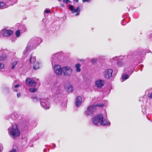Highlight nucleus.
<instances>
[{
  "instance_id": "obj_21",
  "label": "nucleus",
  "mask_w": 152,
  "mask_h": 152,
  "mask_svg": "<svg viewBox=\"0 0 152 152\" xmlns=\"http://www.w3.org/2000/svg\"><path fill=\"white\" fill-rule=\"evenodd\" d=\"M66 91L68 92H71L73 91V87L71 85H68L66 88Z\"/></svg>"
},
{
  "instance_id": "obj_10",
  "label": "nucleus",
  "mask_w": 152,
  "mask_h": 152,
  "mask_svg": "<svg viewBox=\"0 0 152 152\" xmlns=\"http://www.w3.org/2000/svg\"><path fill=\"white\" fill-rule=\"evenodd\" d=\"M60 53H58L53 55L51 59L52 64L58 62L59 61L60 57Z\"/></svg>"
},
{
  "instance_id": "obj_2",
  "label": "nucleus",
  "mask_w": 152,
  "mask_h": 152,
  "mask_svg": "<svg viewBox=\"0 0 152 152\" xmlns=\"http://www.w3.org/2000/svg\"><path fill=\"white\" fill-rule=\"evenodd\" d=\"M91 122L97 126L107 125H110V123L104 118L102 114H99L95 116L92 118Z\"/></svg>"
},
{
  "instance_id": "obj_47",
  "label": "nucleus",
  "mask_w": 152,
  "mask_h": 152,
  "mask_svg": "<svg viewBox=\"0 0 152 152\" xmlns=\"http://www.w3.org/2000/svg\"><path fill=\"white\" fill-rule=\"evenodd\" d=\"M124 81V80H121V82H123Z\"/></svg>"
},
{
  "instance_id": "obj_31",
  "label": "nucleus",
  "mask_w": 152,
  "mask_h": 152,
  "mask_svg": "<svg viewBox=\"0 0 152 152\" xmlns=\"http://www.w3.org/2000/svg\"><path fill=\"white\" fill-rule=\"evenodd\" d=\"M20 93H17V97L18 98H19L20 96Z\"/></svg>"
},
{
  "instance_id": "obj_26",
  "label": "nucleus",
  "mask_w": 152,
  "mask_h": 152,
  "mask_svg": "<svg viewBox=\"0 0 152 152\" xmlns=\"http://www.w3.org/2000/svg\"><path fill=\"white\" fill-rule=\"evenodd\" d=\"M18 116L17 114H14L12 115V118L13 119L15 120Z\"/></svg>"
},
{
  "instance_id": "obj_23",
  "label": "nucleus",
  "mask_w": 152,
  "mask_h": 152,
  "mask_svg": "<svg viewBox=\"0 0 152 152\" xmlns=\"http://www.w3.org/2000/svg\"><path fill=\"white\" fill-rule=\"evenodd\" d=\"M18 63V61H15L13 62L12 63V66L11 67V68L12 69H15V66L17 65Z\"/></svg>"
},
{
  "instance_id": "obj_33",
  "label": "nucleus",
  "mask_w": 152,
  "mask_h": 152,
  "mask_svg": "<svg viewBox=\"0 0 152 152\" xmlns=\"http://www.w3.org/2000/svg\"><path fill=\"white\" fill-rule=\"evenodd\" d=\"M20 86V85L19 84H17L14 86V87L16 88L18 87H19Z\"/></svg>"
},
{
  "instance_id": "obj_48",
  "label": "nucleus",
  "mask_w": 152,
  "mask_h": 152,
  "mask_svg": "<svg viewBox=\"0 0 152 152\" xmlns=\"http://www.w3.org/2000/svg\"><path fill=\"white\" fill-rule=\"evenodd\" d=\"M122 25H124L123 24V23H122Z\"/></svg>"
},
{
  "instance_id": "obj_17",
  "label": "nucleus",
  "mask_w": 152,
  "mask_h": 152,
  "mask_svg": "<svg viewBox=\"0 0 152 152\" xmlns=\"http://www.w3.org/2000/svg\"><path fill=\"white\" fill-rule=\"evenodd\" d=\"M69 8L71 11L72 13H74L76 12H80V10L79 7H77L76 8L74 9V7L72 5H69Z\"/></svg>"
},
{
  "instance_id": "obj_18",
  "label": "nucleus",
  "mask_w": 152,
  "mask_h": 152,
  "mask_svg": "<svg viewBox=\"0 0 152 152\" xmlns=\"http://www.w3.org/2000/svg\"><path fill=\"white\" fill-rule=\"evenodd\" d=\"M82 99L80 96L76 97L75 101V104L77 107H79L82 104Z\"/></svg>"
},
{
  "instance_id": "obj_24",
  "label": "nucleus",
  "mask_w": 152,
  "mask_h": 152,
  "mask_svg": "<svg viewBox=\"0 0 152 152\" xmlns=\"http://www.w3.org/2000/svg\"><path fill=\"white\" fill-rule=\"evenodd\" d=\"M129 76L126 74L122 75V78L123 80H126L129 78Z\"/></svg>"
},
{
  "instance_id": "obj_5",
  "label": "nucleus",
  "mask_w": 152,
  "mask_h": 152,
  "mask_svg": "<svg viewBox=\"0 0 152 152\" xmlns=\"http://www.w3.org/2000/svg\"><path fill=\"white\" fill-rule=\"evenodd\" d=\"M9 132L13 137H16L20 134V132L18 129V125L15 124L9 129Z\"/></svg>"
},
{
  "instance_id": "obj_22",
  "label": "nucleus",
  "mask_w": 152,
  "mask_h": 152,
  "mask_svg": "<svg viewBox=\"0 0 152 152\" xmlns=\"http://www.w3.org/2000/svg\"><path fill=\"white\" fill-rule=\"evenodd\" d=\"M80 64H77L75 65V68H76V71L78 72H80L81 71Z\"/></svg>"
},
{
  "instance_id": "obj_37",
  "label": "nucleus",
  "mask_w": 152,
  "mask_h": 152,
  "mask_svg": "<svg viewBox=\"0 0 152 152\" xmlns=\"http://www.w3.org/2000/svg\"><path fill=\"white\" fill-rule=\"evenodd\" d=\"M9 152H16V150L15 149H13L11 151H10Z\"/></svg>"
},
{
  "instance_id": "obj_27",
  "label": "nucleus",
  "mask_w": 152,
  "mask_h": 152,
  "mask_svg": "<svg viewBox=\"0 0 152 152\" xmlns=\"http://www.w3.org/2000/svg\"><path fill=\"white\" fill-rule=\"evenodd\" d=\"M16 37H18L20 35V32L19 30H17L16 31L15 33Z\"/></svg>"
},
{
  "instance_id": "obj_4",
  "label": "nucleus",
  "mask_w": 152,
  "mask_h": 152,
  "mask_svg": "<svg viewBox=\"0 0 152 152\" xmlns=\"http://www.w3.org/2000/svg\"><path fill=\"white\" fill-rule=\"evenodd\" d=\"M4 2L0 1V9H3L13 5L17 3V0H4Z\"/></svg>"
},
{
  "instance_id": "obj_11",
  "label": "nucleus",
  "mask_w": 152,
  "mask_h": 152,
  "mask_svg": "<svg viewBox=\"0 0 152 152\" xmlns=\"http://www.w3.org/2000/svg\"><path fill=\"white\" fill-rule=\"evenodd\" d=\"M1 33L4 37H7L12 35L13 34L12 30L8 29L7 28H4L1 31Z\"/></svg>"
},
{
  "instance_id": "obj_14",
  "label": "nucleus",
  "mask_w": 152,
  "mask_h": 152,
  "mask_svg": "<svg viewBox=\"0 0 152 152\" xmlns=\"http://www.w3.org/2000/svg\"><path fill=\"white\" fill-rule=\"evenodd\" d=\"M113 72V70L111 69L106 70L104 73L105 77L107 79H109L112 76Z\"/></svg>"
},
{
  "instance_id": "obj_38",
  "label": "nucleus",
  "mask_w": 152,
  "mask_h": 152,
  "mask_svg": "<svg viewBox=\"0 0 152 152\" xmlns=\"http://www.w3.org/2000/svg\"><path fill=\"white\" fill-rule=\"evenodd\" d=\"M13 91H15V92H17V89H14V88H13Z\"/></svg>"
},
{
  "instance_id": "obj_20",
  "label": "nucleus",
  "mask_w": 152,
  "mask_h": 152,
  "mask_svg": "<svg viewBox=\"0 0 152 152\" xmlns=\"http://www.w3.org/2000/svg\"><path fill=\"white\" fill-rule=\"evenodd\" d=\"M39 63L38 61H36L33 64V68L34 70H37L39 68Z\"/></svg>"
},
{
  "instance_id": "obj_46",
  "label": "nucleus",
  "mask_w": 152,
  "mask_h": 152,
  "mask_svg": "<svg viewBox=\"0 0 152 152\" xmlns=\"http://www.w3.org/2000/svg\"><path fill=\"white\" fill-rule=\"evenodd\" d=\"M58 1H61V0H58Z\"/></svg>"
},
{
  "instance_id": "obj_42",
  "label": "nucleus",
  "mask_w": 152,
  "mask_h": 152,
  "mask_svg": "<svg viewBox=\"0 0 152 152\" xmlns=\"http://www.w3.org/2000/svg\"><path fill=\"white\" fill-rule=\"evenodd\" d=\"M34 99H35L37 100H38V99L37 98H34Z\"/></svg>"
},
{
  "instance_id": "obj_39",
  "label": "nucleus",
  "mask_w": 152,
  "mask_h": 152,
  "mask_svg": "<svg viewBox=\"0 0 152 152\" xmlns=\"http://www.w3.org/2000/svg\"><path fill=\"white\" fill-rule=\"evenodd\" d=\"M117 57H114L113 58V59L114 60H115L116 58Z\"/></svg>"
},
{
  "instance_id": "obj_34",
  "label": "nucleus",
  "mask_w": 152,
  "mask_h": 152,
  "mask_svg": "<svg viewBox=\"0 0 152 152\" xmlns=\"http://www.w3.org/2000/svg\"><path fill=\"white\" fill-rule=\"evenodd\" d=\"M56 146V145L55 144H53L52 145V149H53L55 148Z\"/></svg>"
},
{
  "instance_id": "obj_12",
  "label": "nucleus",
  "mask_w": 152,
  "mask_h": 152,
  "mask_svg": "<svg viewBox=\"0 0 152 152\" xmlns=\"http://www.w3.org/2000/svg\"><path fill=\"white\" fill-rule=\"evenodd\" d=\"M61 90V88L58 83L56 82H55L52 87L51 89L52 92L54 93H59Z\"/></svg>"
},
{
  "instance_id": "obj_43",
  "label": "nucleus",
  "mask_w": 152,
  "mask_h": 152,
  "mask_svg": "<svg viewBox=\"0 0 152 152\" xmlns=\"http://www.w3.org/2000/svg\"><path fill=\"white\" fill-rule=\"evenodd\" d=\"M86 1H87V2H89V0H87Z\"/></svg>"
},
{
  "instance_id": "obj_13",
  "label": "nucleus",
  "mask_w": 152,
  "mask_h": 152,
  "mask_svg": "<svg viewBox=\"0 0 152 152\" xmlns=\"http://www.w3.org/2000/svg\"><path fill=\"white\" fill-rule=\"evenodd\" d=\"M26 82L27 85L31 87H34L36 85L35 81L30 78L27 77L26 78Z\"/></svg>"
},
{
  "instance_id": "obj_49",
  "label": "nucleus",
  "mask_w": 152,
  "mask_h": 152,
  "mask_svg": "<svg viewBox=\"0 0 152 152\" xmlns=\"http://www.w3.org/2000/svg\"><path fill=\"white\" fill-rule=\"evenodd\" d=\"M142 69L140 70V71H142Z\"/></svg>"
},
{
  "instance_id": "obj_25",
  "label": "nucleus",
  "mask_w": 152,
  "mask_h": 152,
  "mask_svg": "<svg viewBox=\"0 0 152 152\" xmlns=\"http://www.w3.org/2000/svg\"><path fill=\"white\" fill-rule=\"evenodd\" d=\"M37 89L36 88H30L29 89V90L31 92L34 93L37 91Z\"/></svg>"
},
{
  "instance_id": "obj_44",
  "label": "nucleus",
  "mask_w": 152,
  "mask_h": 152,
  "mask_svg": "<svg viewBox=\"0 0 152 152\" xmlns=\"http://www.w3.org/2000/svg\"><path fill=\"white\" fill-rule=\"evenodd\" d=\"M45 151H46V149H45V150H44V152H45Z\"/></svg>"
},
{
  "instance_id": "obj_41",
  "label": "nucleus",
  "mask_w": 152,
  "mask_h": 152,
  "mask_svg": "<svg viewBox=\"0 0 152 152\" xmlns=\"http://www.w3.org/2000/svg\"><path fill=\"white\" fill-rule=\"evenodd\" d=\"M76 2H78L79 0H75Z\"/></svg>"
},
{
  "instance_id": "obj_30",
  "label": "nucleus",
  "mask_w": 152,
  "mask_h": 152,
  "mask_svg": "<svg viewBox=\"0 0 152 152\" xmlns=\"http://www.w3.org/2000/svg\"><path fill=\"white\" fill-rule=\"evenodd\" d=\"M63 2L66 4H67L68 2H71L69 0H63Z\"/></svg>"
},
{
  "instance_id": "obj_3",
  "label": "nucleus",
  "mask_w": 152,
  "mask_h": 152,
  "mask_svg": "<svg viewBox=\"0 0 152 152\" xmlns=\"http://www.w3.org/2000/svg\"><path fill=\"white\" fill-rule=\"evenodd\" d=\"M104 106V104H103L90 106L88 107L87 110L86 111L85 115L87 117L89 116H92L95 114L96 110V107H103Z\"/></svg>"
},
{
  "instance_id": "obj_9",
  "label": "nucleus",
  "mask_w": 152,
  "mask_h": 152,
  "mask_svg": "<svg viewBox=\"0 0 152 152\" xmlns=\"http://www.w3.org/2000/svg\"><path fill=\"white\" fill-rule=\"evenodd\" d=\"M63 72L64 75L70 76L72 72V69L69 66H65L63 67Z\"/></svg>"
},
{
  "instance_id": "obj_32",
  "label": "nucleus",
  "mask_w": 152,
  "mask_h": 152,
  "mask_svg": "<svg viewBox=\"0 0 152 152\" xmlns=\"http://www.w3.org/2000/svg\"><path fill=\"white\" fill-rule=\"evenodd\" d=\"M3 149V147L2 145L0 144V152H1V150Z\"/></svg>"
},
{
  "instance_id": "obj_6",
  "label": "nucleus",
  "mask_w": 152,
  "mask_h": 152,
  "mask_svg": "<svg viewBox=\"0 0 152 152\" xmlns=\"http://www.w3.org/2000/svg\"><path fill=\"white\" fill-rule=\"evenodd\" d=\"M7 51L6 50H2L0 51V60L3 61L5 60L7 57L6 55ZM4 64L0 62V69L3 68Z\"/></svg>"
},
{
  "instance_id": "obj_40",
  "label": "nucleus",
  "mask_w": 152,
  "mask_h": 152,
  "mask_svg": "<svg viewBox=\"0 0 152 152\" xmlns=\"http://www.w3.org/2000/svg\"><path fill=\"white\" fill-rule=\"evenodd\" d=\"M86 1L87 0H82L83 2H86Z\"/></svg>"
},
{
  "instance_id": "obj_15",
  "label": "nucleus",
  "mask_w": 152,
  "mask_h": 152,
  "mask_svg": "<svg viewBox=\"0 0 152 152\" xmlns=\"http://www.w3.org/2000/svg\"><path fill=\"white\" fill-rule=\"evenodd\" d=\"M104 80L99 79L96 81L95 85L97 88H101L104 86Z\"/></svg>"
},
{
  "instance_id": "obj_29",
  "label": "nucleus",
  "mask_w": 152,
  "mask_h": 152,
  "mask_svg": "<svg viewBox=\"0 0 152 152\" xmlns=\"http://www.w3.org/2000/svg\"><path fill=\"white\" fill-rule=\"evenodd\" d=\"M50 12V10L49 9V10L46 9L44 11V12H45L46 13H49V12Z\"/></svg>"
},
{
  "instance_id": "obj_45",
  "label": "nucleus",
  "mask_w": 152,
  "mask_h": 152,
  "mask_svg": "<svg viewBox=\"0 0 152 152\" xmlns=\"http://www.w3.org/2000/svg\"><path fill=\"white\" fill-rule=\"evenodd\" d=\"M61 7H63V4H61Z\"/></svg>"
},
{
  "instance_id": "obj_36",
  "label": "nucleus",
  "mask_w": 152,
  "mask_h": 152,
  "mask_svg": "<svg viewBox=\"0 0 152 152\" xmlns=\"http://www.w3.org/2000/svg\"><path fill=\"white\" fill-rule=\"evenodd\" d=\"M77 13L75 14V16H78L80 14V12H77Z\"/></svg>"
},
{
  "instance_id": "obj_16",
  "label": "nucleus",
  "mask_w": 152,
  "mask_h": 152,
  "mask_svg": "<svg viewBox=\"0 0 152 152\" xmlns=\"http://www.w3.org/2000/svg\"><path fill=\"white\" fill-rule=\"evenodd\" d=\"M124 57L120 56L119 57L117 60V65L118 66L120 67L124 66L125 65V63L123 61Z\"/></svg>"
},
{
  "instance_id": "obj_35",
  "label": "nucleus",
  "mask_w": 152,
  "mask_h": 152,
  "mask_svg": "<svg viewBox=\"0 0 152 152\" xmlns=\"http://www.w3.org/2000/svg\"><path fill=\"white\" fill-rule=\"evenodd\" d=\"M149 98L150 99H152V93H151L149 96Z\"/></svg>"
},
{
  "instance_id": "obj_1",
  "label": "nucleus",
  "mask_w": 152,
  "mask_h": 152,
  "mask_svg": "<svg viewBox=\"0 0 152 152\" xmlns=\"http://www.w3.org/2000/svg\"><path fill=\"white\" fill-rule=\"evenodd\" d=\"M41 42V39L39 37L33 38L28 43L26 50L23 51V54L26 55L27 52L34 49Z\"/></svg>"
},
{
  "instance_id": "obj_7",
  "label": "nucleus",
  "mask_w": 152,
  "mask_h": 152,
  "mask_svg": "<svg viewBox=\"0 0 152 152\" xmlns=\"http://www.w3.org/2000/svg\"><path fill=\"white\" fill-rule=\"evenodd\" d=\"M41 106L45 109H48L50 105L49 101L47 99H42L40 100Z\"/></svg>"
},
{
  "instance_id": "obj_28",
  "label": "nucleus",
  "mask_w": 152,
  "mask_h": 152,
  "mask_svg": "<svg viewBox=\"0 0 152 152\" xmlns=\"http://www.w3.org/2000/svg\"><path fill=\"white\" fill-rule=\"evenodd\" d=\"M97 60L96 59H93L91 60V62L93 63H95L96 61Z\"/></svg>"
},
{
  "instance_id": "obj_8",
  "label": "nucleus",
  "mask_w": 152,
  "mask_h": 152,
  "mask_svg": "<svg viewBox=\"0 0 152 152\" xmlns=\"http://www.w3.org/2000/svg\"><path fill=\"white\" fill-rule=\"evenodd\" d=\"M54 72L58 76L62 75L63 73V68L59 65H56L53 67Z\"/></svg>"
},
{
  "instance_id": "obj_19",
  "label": "nucleus",
  "mask_w": 152,
  "mask_h": 152,
  "mask_svg": "<svg viewBox=\"0 0 152 152\" xmlns=\"http://www.w3.org/2000/svg\"><path fill=\"white\" fill-rule=\"evenodd\" d=\"M27 61L28 62L30 65L31 64H32L36 61V57L31 55L28 59L27 60ZM30 65L31 66V65Z\"/></svg>"
}]
</instances>
